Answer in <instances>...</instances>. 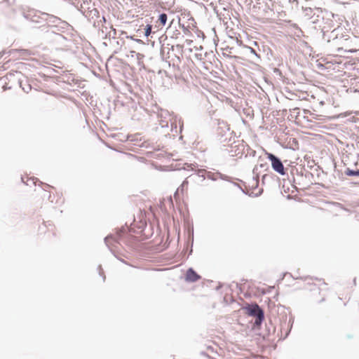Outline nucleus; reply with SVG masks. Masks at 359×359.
<instances>
[{"label":"nucleus","mask_w":359,"mask_h":359,"mask_svg":"<svg viewBox=\"0 0 359 359\" xmlns=\"http://www.w3.org/2000/svg\"><path fill=\"white\" fill-rule=\"evenodd\" d=\"M267 158L271 161L273 169L279 174L284 175L285 171L282 162L273 154H267Z\"/></svg>","instance_id":"nucleus-1"},{"label":"nucleus","mask_w":359,"mask_h":359,"mask_svg":"<svg viewBox=\"0 0 359 359\" xmlns=\"http://www.w3.org/2000/svg\"><path fill=\"white\" fill-rule=\"evenodd\" d=\"M201 279V276L198 275L192 269L187 270L186 273V280L189 282H196Z\"/></svg>","instance_id":"nucleus-2"},{"label":"nucleus","mask_w":359,"mask_h":359,"mask_svg":"<svg viewBox=\"0 0 359 359\" xmlns=\"http://www.w3.org/2000/svg\"><path fill=\"white\" fill-rule=\"evenodd\" d=\"M250 313L252 316H257V320H259V321H261L264 317L262 311L259 309V307L257 305H255L250 309ZM256 323H257V320H256Z\"/></svg>","instance_id":"nucleus-3"},{"label":"nucleus","mask_w":359,"mask_h":359,"mask_svg":"<svg viewBox=\"0 0 359 359\" xmlns=\"http://www.w3.org/2000/svg\"><path fill=\"white\" fill-rule=\"evenodd\" d=\"M41 198L43 199L46 198H48V201H50V202L53 203V199L52 198V196L49 191H46V190L43 191L42 194H41Z\"/></svg>","instance_id":"nucleus-4"},{"label":"nucleus","mask_w":359,"mask_h":359,"mask_svg":"<svg viewBox=\"0 0 359 359\" xmlns=\"http://www.w3.org/2000/svg\"><path fill=\"white\" fill-rule=\"evenodd\" d=\"M168 16L165 13H162L160 15L158 21L161 26H164L167 22Z\"/></svg>","instance_id":"nucleus-5"},{"label":"nucleus","mask_w":359,"mask_h":359,"mask_svg":"<svg viewBox=\"0 0 359 359\" xmlns=\"http://www.w3.org/2000/svg\"><path fill=\"white\" fill-rule=\"evenodd\" d=\"M151 32V25H147L145 28V36H149Z\"/></svg>","instance_id":"nucleus-6"},{"label":"nucleus","mask_w":359,"mask_h":359,"mask_svg":"<svg viewBox=\"0 0 359 359\" xmlns=\"http://www.w3.org/2000/svg\"><path fill=\"white\" fill-rule=\"evenodd\" d=\"M140 56H142V55L140 53H138L137 54V57H139Z\"/></svg>","instance_id":"nucleus-7"},{"label":"nucleus","mask_w":359,"mask_h":359,"mask_svg":"<svg viewBox=\"0 0 359 359\" xmlns=\"http://www.w3.org/2000/svg\"><path fill=\"white\" fill-rule=\"evenodd\" d=\"M357 173L359 174V172H358Z\"/></svg>","instance_id":"nucleus-8"}]
</instances>
